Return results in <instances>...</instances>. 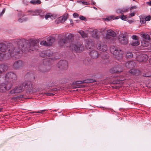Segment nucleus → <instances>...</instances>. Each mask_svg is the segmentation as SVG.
<instances>
[{"label":"nucleus","mask_w":151,"mask_h":151,"mask_svg":"<svg viewBox=\"0 0 151 151\" xmlns=\"http://www.w3.org/2000/svg\"><path fill=\"white\" fill-rule=\"evenodd\" d=\"M24 39H17L14 40L13 44H8V53L14 59H17L21 57L22 52L37 50L39 48V41L37 40H29V44L24 45Z\"/></svg>","instance_id":"f257e3e1"},{"label":"nucleus","mask_w":151,"mask_h":151,"mask_svg":"<svg viewBox=\"0 0 151 151\" xmlns=\"http://www.w3.org/2000/svg\"><path fill=\"white\" fill-rule=\"evenodd\" d=\"M73 35L69 34L67 37H63L60 39L58 42L60 46L68 47L69 46L71 47V42L73 40Z\"/></svg>","instance_id":"f03ea898"},{"label":"nucleus","mask_w":151,"mask_h":151,"mask_svg":"<svg viewBox=\"0 0 151 151\" xmlns=\"http://www.w3.org/2000/svg\"><path fill=\"white\" fill-rule=\"evenodd\" d=\"M110 51L112 54L115 56L118 60L122 59L123 52L118 48L113 46H111L110 47Z\"/></svg>","instance_id":"7ed1b4c3"},{"label":"nucleus","mask_w":151,"mask_h":151,"mask_svg":"<svg viewBox=\"0 0 151 151\" xmlns=\"http://www.w3.org/2000/svg\"><path fill=\"white\" fill-rule=\"evenodd\" d=\"M5 81L8 83L14 82L17 79L16 75L14 73L10 72L7 73L5 76Z\"/></svg>","instance_id":"20e7f679"},{"label":"nucleus","mask_w":151,"mask_h":151,"mask_svg":"<svg viewBox=\"0 0 151 151\" xmlns=\"http://www.w3.org/2000/svg\"><path fill=\"white\" fill-rule=\"evenodd\" d=\"M12 85L11 83H8L6 81L0 84V92L4 93L6 91L10 90L12 88Z\"/></svg>","instance_id":"39448f33"},{"label":"nucleus","mask_w":151,"mask_h":151,"mask_svg":"<svg viewBox=\"0 0 151 151\" xmlns=\"http://www.w3.org/2000/svg\"><path fill=\"white\" fill-rule=\"evenodd\" d=\"M52 61V60L50 58L44 59L43 61V65L40 64L39 66V69L40 71L42 73L45 72V65H49Z\"/></svg>","instance_id":"423d86ee"},{"label":"nucleus","mask_w":151,"mask_h":151,"mask_svg":"<svg viewBox=\"0 0 151 151\" xmlns=\"http://www.w3.org/2000/svg\"><path fill=\"white\" fill-rule=\"evenodd\" d=\"M24 89L27 93H32L33 92L34 85L32 83L30 82H28L23 85Z\"/></svg>","instance_id":"0eeeda50"},{"label":"nucleus","mask_w":151,"mask_h":151,"mask_svg":"<svg viewBox=\"0 0 151 151\" xmlns=\"http://www.w3.org/2000/svg\"><path fill=\"white\" fill-rule=\"evenodd\" d=\"M81 42H77L73 46L72 49L76 52H80L84 50V47Z\"/></svg>","instance_id":"6e6552de"},{"label":"nucleus","mask_w":151,"mask_h":151,"mask_svg":"<svg viewBox=\"0 0 151 151\" xmlns=\"http://www.w3.org/2000/svg\"><path fill=\"white\" fill-rule=\"evenodd\" d=\"M24 65V63L21 60H19L15 61L12 65L13 68L15 70L21 68Z\"/></svg>","instance_id":"1a4fd4ad"},{"label":"nucleus","mask_w":151,"mask_h":151,"mask_svg":"<svg viewBox=\"0 0 151 151\" xmlns=\"http://www.w3.org/2000/svg\"><path fill=\"white\" fill-rule=\"evenodd\" d=\"M30 12L29 15L37 16L39 15L40 17L43 18L45 14V13L41 9H37L35 11H29Z\"/></svg>","instance_id":"9d476101"},{"label":"nucleus","mask_w":151,"mask_h":151,"mask_svg":"<svg viewBox=\"0 0 151 151\" xmlns=\"http://www.w3.org/2000/svg\"><path fill=\"white\" fill-rule=\"evenodd\" d=\"M118 40L119 42L122 45H126L128 43L127 38L124 34H120L119 36Z\"/></svg>","instance_id":"9b49d317"},{"label":"nucleus","mask_w":151,"mask_h":151,"mask_svg":"<svg viewBox=\"0 0 151 151\" xmlns=\"http://www.w3.org/2000/svg\"><path fill=\"white\" fill-rule=\"evenodd\" d=\"M57 67L61 70L66 69L68 66V63L65 60L60 61L57 64Z\"/></svg>","instance_id":"f8f14e48"},{"label":"nucleus","mask_w":151,"mask_h":151,"mask_svg":"<svg viewBox=\"0 0 151 151\" xmlns=\"http://www.w3.org/2000/svg\"><path fill=\"white\" fill-rule=\"evenodd\" d=\"M97 49L101 51L104 52L107 50V45L104 43H102L100 41L98 42L96 45Z\"/></svg>","instance_id":"ddd939ff"},{"label":"nucleus","mask_w":151,"mask_h":151,"mask_svg":"<svg viewBox=\"0 0 151 151\" xmlns=\"http://www.w3.org/2000/svg\"><path fill=\"white\" fill-rule=\"evenodd\" d=\"M119 66L120 67V68H121V70H118L117 69V68H114L111 69L110 70V72L112 73H119V72H122L123 70L122 69L123 68L125 67L124 63H123L122 64H119Z\"/></svg>","instance_id":"4468645a"},{"label":"nucleus","mask_w":151,"mask_h":151,"mask_svg":"<svg viewBox=\"0 0 151 151\" xmlns=\"http://www.w3.org/2000/svg\"><path fill=\"white\" fill-rule=\"evenodd\" d=\"M115 36V33L113 31L109 30L107 31L106 38V39H110L114 37Z\"/></svg>","instance_id":"2eb2a0df"},{"label":"nucleus","mask_w":151,"mask_h":151,"mask_svg":"<svg viewBox=\"0 0 151 151\" xmlns=\"http://www.w3.org/2000/svg\"><path fill=\"white\" fill-rule=\"evenodd\" d=\"M86 46L87 49H93L94 47V42L91 40H88Z\"/></svg>","instance_id":"dca6fc26"},{"label":"nucleus","mask_w":151,"mask_h":151,"mask_svg":"<svg viewBox=\"0 0 151 151\" xmlns=\"http://www.w3.org/2000/svg\"><path fill=\"white\" fill-rule=\"evenodd\" d=\"M8 68L9 67L6 64H1L0 65V74L6 71Z\"/></svg>","instance_id":"f3484780"},{"label":"nucleus","mask_w":151,"mask_h":151,"mask_svg":"<svg viewBox=\"0 0 151 151\" xmlns=\"http://www.w3.org/2000/svg\"><path fill=\"white\" fill-rule=\"evenodd\" d=\"M0 51L2 52H8V44L0 43Z\"/></svg>","instance_id":"a211bd4d"},{"label":"nucleus","mask_w":151,"mask_h":151,"mask_svg":"<svg viewBox=\"0 0 151 151\" xmlns=\"http://www.w3.org/2000/svg\"><path fill=\"white\" fill-rule=\"evenodd\" d=\"M135 63L132 60L128 61L125 64L126 67L128 68H132L135 65Z\"/></svg>","instance_id":"6ab92c4d"},{"label":"nucleus","mask_w":151,"mask_h":151,"mask_svg":"<svg viewBox=\"0 0 151 151\" xmlns=\"http://www.w3.org/2000/svg\"><path fill=\"white\" fill-rule=\"evenodd\" d=\"M91 57L93 58H96L99 56V54L98 52L96 50H92L90 52L89 54Z\"/></svg>","instance_id":"aec40b11"},{"label":"nucleus","mask_w":151,"mask_h":151,"mask_svg":"<svg viewBox=\"0 0 151 151\" xmlns=\"http://www.w3.org/2000/svg\"><path fill=\"white\" fill-rule=\"evenodd\" d=\"M51 55V53H49L48 51L46 52L43 51L40 53V56L42 58L47 57V56L50 57Z\"/></svg>","instance_id":"412c9836"},{"label":"nucleus","mask_w":151,"mask_h":151,"mask_svg":"<svg viewBox=\"0 0 151 151\" xmlns=\"http://www.w3.org/2000/svg\"><path fill=\"white\" fill-rule=\"evenodd\" d=\"M129 8L128 7H126L123 8L122 9L120 8L116 10V12L118 14H122L127 12L128 11Z\"/></svg>","instance_id":"4be33fe9"},{"label":"nucleus","mask_w":151,"mask_h":151,"mask_svg":"<svg viewBox=\"0 0 151 151\" xmlns=\"http://www.w3.org/2000/svg\"><path fill=\"white\" fill-rule=\"evenodd\" d=\"M68 16V14H65L63 16L59 18V20L60 22H64L67 19Z\"/></svg>","instance_id":"5701e85b"},{"label":"nucleus","mask_w":151,"mask_h":151,"mask_svg":"<svg viewBox=\"0 0 151 151\" xmlns=\"http://www.w3.org/2000/svg\"><path fill=\"white\" fill-rule=\"evenodd\" d=\"M47 41L48 42V45L49 46L51 45L53 42H55V39L52 37H49L47 38Z\"/></svg>","instance_id":"b1692460"},{"label":"nucleus","mask_w":151,"mask_h":151,"mask_svg":"<svg viewBox=\"0 0 151 151\" xmlns=\"http://www.w3.org/2000/svg\"><path fill=\"white\" fill-rule=\"evenodd\" d=\"M16 89V93H20L24 90V87L23 85H20V86H18L15 88Z\"/></svg>","instance_id":"393cba45"},{"label":"nucleus","mask_w":151,"mask_h":151,"mask_svg":"<svg viewBox=\"0 0 151 151\" xmlns=\"http://www.w3.org/2000/svg\"><path fill=\"white\" fill-rule=\"evenodd\" d=\"M148 57L146 55H142L141 56L140 59L139 60L138 58L137 59L140 62L146 61L147 60Z\"/></svg>","instance_id":"a878e982"},{"label":"nucleus","mask_w":151,"mask_h":151,"mask_svg":"<svg viewBox=\"0 0 151 151\" xmlns=\"http://www.w3.org/2000/svg\"><path fill=\"white\" fill-rule=\"evenodd\" d=\"M78 81H76L73 82L72 85V86L73 88H80V85L81 84L78 83Z\"/></svg>","instance_id":"bb28decb"},{"label":"nucleus","mask_w":151,"mask_h":151,"mask_svg":"<svg viewBox=\"0 0 151 151\" xmlns=\"http://www.w3.org/2000/svg\"><path fill=\"white\" fill-rule=\"evenodd\" d=\"M129 73L133 75H137L139 74V71L137 69H132L129 70Z\"/></svg>","instance_id":"cd10ccee"},{"label":"nucleus","mask_w":151,"mask_h":151,"mask_svg":"<svg viewBox=\"0 0 151 151\" xmlns=\"http://www.w3.org/2000/svg\"><path fill=\"white\" fill-rule=\"evenodd\" d=\"M93 37L96 40L99 39V36L98 34V32L97 31H93L92 34Z\"/></svg>","instance_id":"c85d7f7f"},{"label":"nucleus","mask_w":151,"mask_h":151,"mask_svg":"<svg viewBox=\"0 0 151 151\" xmlns=\"http://www.w3.org/2000/svg\"><path fill=\"white\" fill-rule=\"evenodd\" d=\"M30 3L33 5H38L40 4L41 2L40 0H32L30 1Z\"/></svg>","instance_id":"c756f323"},{"label":"nucleus","mask_w":151,"mask_h":151,"mask_svg":"<svg viewBox=\"0 0 151 151\" xmlns=\"http://www.w3.org/2000/svg\"><path fill=\"white\" fill-rule=\"evenodd\" d=\"M140 21L141 24H144L146 22L145 19V16L141 15L139 16Z\"/></svg>","instance_id":"7c9ffc66"},{"label":"nucleus","mask_w":151,"mask_h":151,"mask_svg":"<svg viewBox=\"0 0 151 151\" xmlns=\"http://www.w3.org/2000/svg\"><path fill=\"white\" fill-rule=\"evenodd\" d=\"M80 34L83 38L87 37H88V35L85 33L84 32L83 30H81L78 32Z\"/></svg>","instance_id":"2f4dec72"},{"label":"nucleus","mask_w":151,"mask_h":151,"mask_svg":"<svg viewBox=\"0 0 151 151\" xmlns=\"http://www.w3.org/2000/svg\"><path fill=\"white\" fill-rule=\"evenodd\" d=\"M143 38L146 40H150V37L149 35L147 34H144L142 36Z\"/></svg>","instance_id":"473e14b6"},{"label":"nucleus","mask_w":151,"mask_h":151,"mask_svg":"<svg viewBox=\"0 0 151 151\" xmlns=\"http://www.w3.org/2000/svg\"><path fill=\"white\" fill-rule=\"evenodd\" d=\"M139 42L138 40H135L134 41H132L131 43L132 45L133 46H137L139 45Z\"/></svg>","instance_id":"72a5a7b5"},{"label":"nucleus","mask_w":151,"mask_h":151,"mask_svg":"<svg viewBox=\"0 0 151 151\" xmlns=\"http://www.w3.org/2000/svg\"><path fill=\"white\" fill-rule=\"evenodd\" d=\"M133 54L131 52H127L126 55V56L127 58H132Z\"/></svg>","instance_id":"f704fd0d"},{"label":"nucleus","mask_w":151,"mask_h":151,"mask_svg":"<svg viewBox=\"0 0 151 151\" xmlns=\"http://www.w3.org/2000/svg\"><path fill=\"white\" fill-rule=\"evenodd\" d=\"M82 81H78L77 82H78V84H82L84 83H90L89 79H88L87 80H86Z\"/></svg>","instance_id":"c9c22d12"},{"label":"nucleus","mask_w":151,"mask_h":151,"mask_svg":"<svg viewBox=\"0 0 151 151\" xmlns=\"http://www.w3.org/2000/svg\"><path fill=\"white\" fill-rule=\"evenodd\" d=\"M101 56L102 58L104 59H108L109 58V56L106 53H104Z\"/></svg>","instance_id":"e433bc0d"},{"label":"nucleus","mask_w":151,"mask_h":151,"mask_svg":"<svg viewBox=\"0 0 151 151\" xmlns=\"http://www.w3.org/2000/svg\"><path fill=\"white\" fill-rule=\"evenodd\" d=\"M41 45H43L45 46H49L48 45L47 42L46 41H42L40 42V43Z\"/></svg>","instance_id":"4c0bfd02"},{"label":"nucleus","mask_w":151,"mask_h":151,"mask_svg":"<svg viewBox=\"0 0 151 151\" xmlns=\"http://www.w3.org/2000/svg\"><path fill=\"white\" fill-rule=\"evenodd\" d=\"M114 16H111L110 17H109L105 19V20L106 21H110L111 20H112L114 19Z\"/></svg>","instance_id":"58836bf2"},{"label":"nucleus","mask_w":151,"mask_h":151,"mask_svg":"<svg viewBox=\"0 0 151 151\" xmlns=\"http://www.w3.org/2000/svg\"><path fill=\"white\" fill-rule=\"evenodd\" d=\"M145 19L146 21H149L151 19V17L148 16L147 17L145 16Z\"/></svg>","instance_id":"ea45409f"},{"label":"nucleus","mask_w":151,"mask_h":151,"mask_svg":"<svg viewBox=\"0 0 151 151\" xmlns=\"http://www.w3.org/2000/svg\"><path fill=\"white\" fill-rule=\"evenodd\" d=\"M121 18L123 20L126 21L127 19V17L124 14L121 16Z\"/></svg>","instance_id":"a19ab883"},{"label":"nucleus","mask_w":151,"mask_h":151,"mask_svg":"<svg viewBox=\"0 0 151 151\" xmlns=\"http://www.w3.org/2000/svg\"><path fill=\"white\" fill-rule=\"evenodd\" d=\"M77 2L79 3H82V4H86V5H88L89 4L87 2H86V1H78Z\"/></svg>","instance_id":"79ce46f5"},{"label":"nucleus","mask_w":151,"mask_h":151,"mask_svg":"<svg viewBox=\"0 0 151 151\" xmlns=\"http://www.w3.org/2000/svg\"><path fill=\"white\" fill-rule=\"evenodd\" d=\"M27 20V19L20 18L18 20V21L20 22H24L26 21Z\"/></svg>","instance_id":"37998d69"},{"label":"nucleus","mask_w":151,"mask_h":151,"mask_svg":"<svg viewBox=\"0 0 151 151\" xmlns=\"http://www.w3.org/2000/svg\"><path fill=\"white\" fill-rule=\"evenodd\" d=\"M143 76L144 77H149L151 76V74H149L148 73H144L143 74Z\"/></svg>","instance_id":"c03bdc74"},{"label":"nucleus","mask_w":151,"mask_h":151,"mask_svg":"<svg viewBox=\"0 0 151 151\" xmlns=\"http://www.w3.org/2000/svg\"><path fill=\"white\" fill-rule=\"evenodd\" d=\"M47 111V110L45 109L39 111H35L32 112V113H42L46 111Z\"/></svg>","instance_id":"a18cd8bd"},{"label":"nucleus","mask_w":151,"mask_h":151,"mask_svg":"<svg viewBox=\"0 0 151 151\" xmlns=\"http://www.w3.org/2000/svg\"><path fill=\"white\" fill-rule=\"evenodd\" d=\"M16 89H15V88H14V89H13L11 90L10 91L9 94H13L14 93H16Z\"/></svg>","instance_id":"49530a36"},{"label":"nucleus","mask_w":151,"mask_h":151,"mask_svg":"<svg viewBox=\"0 0 151 151\" xmlns=\"http://www.w3.org/2000/svg\"><path fill=\"white\" fill-rule=\"evenodd\" d=\"M4 54L0 52V60H3L4 59Z\"/></svg>","instance_id":"de8ad7c7"},{"label":"nucleus","mask_w":151,"mask_h":151,"mask_svg":"<svg viewBox=\"0 0 151 151\" xmlns=\"http://www.w3.org/2000/svg\"><path fill=\"white\" fill-rule=\"evenodd\" d=\"M80 19L81 20L86 21L85 17L82 16H80L79 17Z\"/></svg>","instance_id":"09e8293b"},{"label":"nucleus","mask_w":151,"mask_h":151,"mask_svg":"<svg viewBox=\"0 0 151 151\" xmlns=\"http://www.w3.org/2000/svg\"><path fill=\"white\" fill-rule=\"evenodd\" d=\"M147 86L149 88H151V81L149 82L146 84Z\"/></svg>","instance_id":"8fccbe9b"},{"label":"nucleus","mask_w":151,"mask_h":151,"mask_svg":"<svg viewBox=\"0 0 151 151\" xmlns=\"http://www.w3.org/2000/svg\"><path fill=\"white\" fill-rule=\"evenodd\" d=\"M59 90L57 88H53L52 89L50 90V92H52L53 91L57 92Z\"/></svg>","instance_id":"3c124183"},{"label":"nucleus","mask_w":151,"mask_h":151,"mask_svg":"<svg viewBox=\"0 0 151 151\" xmlns=\"http://www.w3.org/2000/svg\"><path fill=\"white\" fill-rule=\"evenodd\" d=\"M138 37L136 35H133L132 37V38L134 40H138L137 39Z\"/></svg>","instance_id":"603ef678"},{"label":"nucleus","mask_w":151,"mask_h":151,"mask_svg":"<svg viewBox=\"0 0 151 151\" xmlns=\"http://www.w3.org/2000/svg\"><path fill=\"white\" fill-rule=\"evenodd\" d=\"M50 17V15L49 14H47L45 15V17L46 19H47L49 18Z\"/></svg>","instance_id":"864d4df0"},{"label":"nucleus","mask_w":151,"mask_h":151,"mask_svg":"<svg viewBox=\"0 0 151 151\" xmlns=\"http://www.w3.org/2000/svg\"><path fill=\"white\" fill-rule=\"evenodd\" d=\"M73 16L74 17H78V14L77 13H74L73 14Z\"/></svg>","instance_id":"5fc2aeb1"},{"label":"nucleus","mask_w":151,"mask_h":151,"mask_svg":"<svg viewBox=\"0 0 151 151\" xmlns=\"http://www.w3.org/2000/svg\"><path fill=\"white\" fill-rule=\"evenodd\" d=\"M89 79L90 83L96 82V81L95 80H93L92 79Z\"/></svg>","instance_id":"6e6d98bb"},{"label":"nucleus","mask_w":151,"mask_h":151,"mask_svg":"<svg viewBox=\"0 0 151 151\" xmlns=\"http://www.w3.org/2000/svg\"><path fill=\"white\" fill-rule=\"evenodd\" d=\"M137 7L136 6H133L132 7H131L130 8V10H132L133 9H137Z\"/></svg>","instance_id":"4d7b16f0"},{"label":"nucleus","mask_w":151,"mask_h":151,"mask_svg":"<svg viewBox=\"0 0 151 151\" xmlns=\"http://www.w3.org/2000/svg\"><path fill=\"white\" fill-rule=\"evenodd\" d=\"M135 14V13L134 12L130 14V15L131 17L134 16Z\"/></svg>","instance_id":"13d9d810"},{"label":"nucleus","mask_w":151,"mask_h":151,"mask_svg":"<svg viewBox=\"0 0 151 151\" xmlns=\"http://www.w3.org/2000/svg\"><path fill=\"white\" fill-rule=\"evenodd\" d=\"M86 87V86L84 85H80V88H83Z\"/></svg>","instance_id":"bf43d9fd"},{"label":"nucleus","mask_w":151,"mask_h":151,"mask_svg":"<svg viewBox=\"0 0 151 151\" xmlns=\"http://www.w3.org/2000/svg\"><path fill=\"white\" fill-rule=\"evenodd\" d=\"M5 11V9L4 8L3 10H2V12H1L2 14H3Z\"/></svg>","instance_id":"052dcab7"},{"label":"nucleus","mask_w":151,"mask_h":151,"mask_svg":"<svg viewBox=\"0 0 151 151\" xmlns=\"http://www.w3.org/2000/svg\"><path fill=\"white\" fill-rule=\"evenodd\" d=\"M125 79V78H120V79H119V80L120 81H124Z\"/></svg>","instance_id":"680f3d73"},{"label":"nucleus","mask_w":151,"mask_h":151,"mask_svg":"<svg viewBox=\"0 0 151 151\" xmlns=\"http://www.w3.org/2000/svg\"><path fill=\"white\" fill-rule=\"evenodd\" d=\"M146 3L147 4L151 6V1L150 2H147Z\"/></svg>","instance_id":"e2e57ef3"},{"label":"nucleus","mask_w":151,"mask_h":151,"mask_svg":"<svg viewBox=\"0 0 151 151\" xmlns=\"http://www.w3.org/2000/svg\"><path fill=\"white\" fill-rule=\"evenodd\" d=\"M54 95V94L52 93H49V96H51Z\"/></svg>","instance_id":"0e129e2a"},{"label":"nucleus","mask_w":151,"mask_h":151,"mask_svg":"<svg viewBox=\"0 0 151 151\" xmlns=\"http://www.w3.org/2000/svg\"><path fill=\"white\" fill-rule=\"evenodd\" d=\"M105 29H101V30L100 31V32L103 34V31H104Z\"/></svg>","instance_id":"69168bd1"},{"label":"nucleus","mask_w":151,"mask_h":151,"mask_svg":"<svg viewBox=\"0 0 151 151\" xmlns=\"http://www.w3.org/2000/svg\"><path fill=\"white\" fill-rule=\"evenodd\" d=\"M120 17H121L120 16H117L116 17H115V19H119Z\"/></svg>","instance_id":"338daca9"},{"label":"nucleus","mask_w":151,"mask_h":151,"mask_svg":"<svg viewBox=\"0 0 151 151\" xmlns=\"http://www.w3.org/2000/svg\"><path fill=\"white\" fill-rule=\"evenodd\" d=\"M149 61L150 63L151 64V58L149 59Z\"/></svg>","instance_id":"774afa93"}]
</instances>
